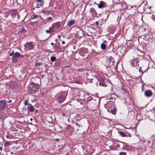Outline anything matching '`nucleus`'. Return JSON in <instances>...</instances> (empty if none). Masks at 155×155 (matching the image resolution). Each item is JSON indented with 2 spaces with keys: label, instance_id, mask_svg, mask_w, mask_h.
I'll return each mask as SVG.
<instances>
[{
  "label": "nucleus",
  "instance_id": "nucleus-52",
  "mask_svg": "<svg viewBox=\"0 0 155 155\" xmlns=\"http://www.w3.org/2000/svg\"><path fill=\"white\" fill-rule=\"evenodd\" d=\"M143 85H142V91H143Z\"/></svg>",
  "mask_w": 155,
  "mask_h": 155
},
{
  "label": "nucleus",
  "instance_id": "nucleus-10",
  "mask_svg": "<svg viewBox=\"0 0 155 155\" xmlns=\"http://www.w3.org/2000/svg\"><path fill=\"white\" fill-rule=\"evenodd\" d=\"M144 94L146 97H149L152 95L153 92L151 90H148L145 91Z\"/></svg>",
  "mask_w": 155,
  "mask_h": 155
},
{
  "label": "nucleus",
  "instance_id": "nucleus-42",
  "mask_svg": "<svg viewBox=\"0 0 155 155\" xmlns=\"http://www.w3.org/2000/svg\"><path fill=\"white\" fill-rule=\"evenodd\" d=\"M152 18L153 19L154 21H155V16L153 15L152 17Z\"/></svg>",
  "mask_w": 155,
  "mask_h": 155
},
{
  "label": "nucleus",
  "instance_id": "nucleus-36",
  "mask_svg": "<svg viewBox=\"0 0 155 155\" xmlns=\"http://www.w3.org/2000/svg\"><path fill=\"white\" fill-rule=\"evenodd\" d=\"M52 29H51V30H50V29H49V30H46V32L47 33H50V31H51V30H52Z\"/></svg>",
  "mask_w": 155,
  "mask_h": 155
},
{
  "label": "nucleus",
  "instance_id": "nucleus-49",
  "mask_svg": "<svg viewBox=\"0 0 155 155\" xmlns=\"http://www.w3.org/2000/svg\"><path fill=\"white\" fill-rule=\"evenodd\" d=\"M55 140L56 141H58L59 140V139H58V138H56L55 139Z\"/></svg>",
  "mask_w": 155,
  "mask_h": 155
},
{
  "label": "nucleus",
  "instance_id": "nucleus-8",
  "mask_svg": "<svg viewBox=\"0 0 155 155\" xmlns=\"http://www.w3.org/2000/svg\"><path fill=\"white\" fill-rule=\"evenodd\" d=\"M130 63L132 66L137 67V69L138 68L137 67H139V61H138V60L136 59H134L132 60L131 61Z\"/></svg>",
  "mask_w": 155,
  "mask_h": 155
},
{
  "label": "nucleus",
  "instance_id": "nucleus-48",
  "mask_svg": "<svg viewBox=\"0 0 155 155\" xmlns=\"http://www.w3.org/2000/svg\"><path fill=\"white\" fill-rule=\"evenodd\" d=\"M152 5H150V6H148V7H149L150 9L152 7Z\"/></svg>",
  "mask_w": 155,
  "mask_h": 155
},
{
  "label": "nucleus",
  "instance_id": "nucleus-2",
  "mask_svg": "<svg viewBox=\"0 0 155 155\" xmlns=\"http://www.w3.org/2000/svg\"><path fill=\"white\" fill-rule=\"evenodd\" d=\"M155 38V34L154 33L150 32L145 35V36L144 37V39L146 41H148L150 42H152L153 41Z\"/></svg>",
  "mask_w": 155,
  "mask_h": 155
},
{
  "label": "nucleus",
  "instance_id": "nucleus-40",
  "mask_svg": "<svg viewBox=\"0 0 155 155\" xmlns=\"http://www.w3.org/2000/svg\"><path fill=\"white\" fill-rule=\"evenodd\" d=\"M121 5H122V7L123 8H124V7L125 6V3H124V4H121Z\"/></svg>",
  "mask_w": 155,
  "mask_h": 155
},
{
  "label": "nucleus",
  "instance_id": "nucleus-44",
  "mask_svg": "<svg viewBox=\"0 0 155 155\" xmlns=\"http://www.w3.org/2000/svg\"><path fill=\"white\" fill-rule=\"evenodd\" d=\"M31 102H34L35 101H36V100L34 98L33 100L32 99L31 100Z\"/></svg>",
  "mask_w": 155,
  "mask_h": 155
},
{
  "label": "nucleus",
  "instance_id": "nucleus-46",
  "mask_svg": "<svg viewBox=\"0 0 155 155\" xmlns=\"http://www.w3.org/2000/svg\"><path fill=\"white\" fill-rule=\"evenodd\" d=\"M87 79H89V80H91V83H92V80H93V79L92 78H91V79H89V78H88L87 77Z\"/></svg>",
  "mask_w": 155,
  "mask_h": 155
},
{
  "label": "nucleus",
  "instance_id": "nucleus-54",
  "mask_svg": "<svg viewBox=\"0 0 155 155\" xmlns=\"http://www.w3.org/2000/svg\"><path fill=\"white\" fill-rule=\"evenodd\" d=\"M12 102L11 100H10L9 101H8V103H10Z\"/></svg>",
  "mask_w": 155,
  "mask_h": 155
},
{
  "label": "nucleus",
  "instance_id": "nucleus-57",
  "mask_svg": "<svg viewBox=\"0 0 155 155\" xmlns=\"http://www.w3.org/2000/svg\"><path fill=\"white\" fill-rule=\"evenodd\" d=\"M58 37L59 38H60L61 37V36H60V35H58Z\"/></svg>",
  "mask_w": 155,
  "mask_h": 155
},
{
  "label": "nucleus",
  "instance_id": "nucleus-37",
  "mask_svg": "<svg viewBox=\"0 0 155 155\" xmlns=\"http://www.w3.org/2000/svg\"><path fill=\"white\" fill-rule=\"evenodd\" d=\"M47 51L48 52H49L50 53H52L53 52H54V51H51L50 50H48Z\"/></svg>",
  "mask_w": 155,
  "mask_h": 155
},
{
  "label": "nucleus",
  "instance_id": "nucleus-28",
  "mask_svg": "<svg viewBox=\"0 0 155 155\" xmlns=\"http://www.w3.org/2000/svg\"><path fill=\"white\" fill-rule=\"evenodd\" d=\"M52 19V17H50L46 19H45V21H49L51 20Z\"/></svg>",
  "mask_w": 155,
  "mask_h": 155
},
{
  "label": "nucleus",
  "instance_id": "nucleus-19",
  "mask_svg": "<svg viewBox=\"0 0 155 155\" xmlns=\"http://www.w3.org/2000/svg\"><path fill=\"white\" fill-rule=\"evenodd\" d=\"M115 95L114 94H112L111 95V96L110 97L109 99L110 100H111L112 101V102H113V101H114L115 100Z\"/></svg>",
  "mask_w": 155,
  "mask_h": 155
},
{
  "label": "nucleus",
  "instance_id": "nucleus-32",
  "mask_svg": "<svg viewBox=\"0 0 155 155\" xmlns=\"http://www.w3.org/2000/svg\"><path fill=\"white\" fill-rule=\"evenodd\" d=\"M9 145V142H8V141H7L4 144L5 146H6V147L8 146Z\"/></svg>",
  "mask_w": 155,
  "mask_h": 155
},
{
  "label": "nucleus",
  "instance_id": "nucleus-4",
  "mask_svg": "<svg viewBox=\"0 0 155 155\" xmlns=\"http://www.w3.org/2000/svg\"><path fill=\"white\" fill-rule=\"evenodd\" d=\"M114 61L113 58L110 56L107 59L106 65L109 67H112L114 64V63H115Z\"/></svg>",
  "mask_w": 155,
  "mask_h": 155
},
{
  "label": "nucleus",
  "instance_id": "nucleus-12",
  "mask_svg": "<svg viewBox=\"0 0 155 155\" xmlns=\"http://www.w3.org/2000/svg\"><path fill=\"white\" fill-rule=\"evenodd\" d=\"M107 5V3L103 1L100 2V4L98 5V7L99 8H101L105 7Z\"/></svg>",
  "mask_w": 155,
  "mask_h": 155
},
{
  "label": "nucleus",
  "instance_id": "nucleus-53",
  "mask_svg": "<svg viewBox=\"0 0 155 155\" xmlns=\"http://www.w3.org/2000/svg\"><path fill=\"white\" fill-rule=\"evenodd\" d=\"M62 44H65V41H62Z\"/></svg>",
  "mask_w": 155,
  "mask_h": 155
},
{
  "label": "nucleus",
  "instance_id": "nucleus-55",
  "mask_svg": "<svg viewBox=\"0 0 155 155\" xmlns=\"http://www.w3.org/2000/svg\"><path fill=\"white\" fill-rule=\"evenodd\" d=\"M51 45H54V43L53 42H51Z\"/></svg>",
  "mask_w": 155,
  "mask_h": 155
},
{
  "label": "nucleus",
  "instance_id": "nucleus-20",
  "mask_svg": "<svg viewBox=\"0 0 155 155\" xmlns=\"http://www.w3.org/2000/svg\"><path fill=\"white\" fill-rule=\"evenodd\" d=\"M145 3V4L144 5V8H148V6H149L148 5V3L147 2H145L144 1H143V2H142V4L141 5H142L143 3Z\"/></svg>",
  "mask_w": 155,
  "mask_h": 155
},
{
  "label": "nucleus",
  "instance_id": "nucleus-38",
  "mask_svg": "<svg viewBox=\"0 0 155 155\" xmlns=\"http://www.w3.org/2000/svg\"><path fill=\"white\" fill-rule=\"evenodd\" d=\"M6 137V138H8L9 137L11 138L12 137V136L11 135H7Z\"/></svg>",
  "mask_w": 155,
  "mask_h": 155
},
{
  "label": "nucleus",
  "instance_id": "nucleus-1",
  "mask_svg": "<svg viewBox=\"0 0 155 155\" xmlns=\"http://www.w3.org/2000/svg\"><path fill=\"white\" fill-rule=\"evenodd\" d=\"M66 96L67 94L66 92H63L58 94L55 96V101L59 103H61L65 101Z\"/></svg>",
  "mask_w": 155,
  "mask_h": 155
},
{
  "label": "nucleus",
  "instance_id": "nucleus-13",
  "mask_svg": "<svg viewBox=\"0 0 155 155\" xmlns=\"http://www.w3.org/2000/svg\"><path fill=\"white\" fill-rule=\"evenodd\" d=\"M26 108L28 110L31 112H32L34 110V108L31 104H28Z\"/></svg>",
  "mask_w": 155,
  "mask_h": 155
},
{
  "label": "nucleus",
  "instance_id": "nucleus-45",
  "mask_svg": "<svg viewBox=\"0 0 155 155\" xmlns=\"http://www.w3.org/2000/svg\"><path fill=\"white\" fill-rule=\"evenodd\" d=\"M12 60L14 62H16V61H17V60L16 59V58H15V59H14V60H13V58L12 59Z\"/></svg>",
  "mask_w": 155,
  "mask_h": 155
},
{
  "label": "nucleus",
  "instance_id": "nucleus-64",
  "mask_svg": "<svg viewBox=\"0 0 155 155\" xmlns=\"http://www.w3.org/2000/svg\"><path fill=\"white\" fill-rule=\"evenodd\" d=\"M35 7H34V8H33V10H35Z\"/></svg>",
  "mask_w": 155,
  "mask_h": 155
},
{
  "label": "nucleus",
  "instance_id": "nucleus-58",
  "mask_svg": "<svg viewBox=\"0 0 155 155\" xmlns=\"http://www.w3.org/2000/svg\"><path fill=\"white\" fill-rule=\"evenodd\" d=\"M107 42L106 41H104L103 42L104 43H106Z\"/></svg>",
  "mask_w": 155,
  "mask_h": 155
},
{
  "label": "nucleus",
  "instance_id": "nucleus-47",
  "mask_svg": "<svg viewBox=\"0 0 155 155\" xmlns=\"http://www.w3.org/2000/svg\"><path fill=\"white\" fill-rule=\"evenodd\" d=\"M83 69L82 68H79L77 70V71H80L81 70H82Z\"/></svg>",
  "mask_w": 155,
  "mask_h": 155
},
{
  "label": "nucleus",
  "instance_id": "nucleus-39",
  "mask_svg": "<svg viewBox=\"0 0 155 155\" xmlns=\"http://www.w3.org/2000/svg\"><path fill=\"white\" fill-rule=\"evenodd\" d=\"M42 64V63L41 62H38L36 64V65H38V66H40L41 65V64Z\"/></svg>",
  "mask_w": 155,
  "mask_h": 155
},
{
  "label": "nucleus",
  "instance_id": "nucleus-5",
  "mask_svg": "<svg viewBox=\"0 0 155 155\" xmlns=\"http://www.w3.org/2000/svg\"><path fill=\"white\" fill-rule=\"evenodd\" d=\"M7 107V104L3 100H0V110L4 111Z\"/></svg>",
  "mask_w": 155,
  "mask_h": 155
},
{
  "label": "nucleus",
  "instance_id": "nucleus-50",
  "mask_svg": "<svg viewBox=\"0 0 155 155\" xmlns=\"http://www.w3.org/2000/svg\"><path fill=\"white\" fill-rule=\"evenodd\" d=\"M141 68H140L139 69V71L140 72H143L141 70Z\"/></svg>",
  "mask_w": 155,
  "mask_h": 155
},
{
  "label": "nucleus",
  "instance_id": "nucleus-61",
  "mask_svg": "<svg viewBox=\"0 0 155 155\" xmlns=\"http://www.w3.org/2000/svg\"><path fill=\"white\" fill-rule=\"evenodd\" d=\"M148 69V68H147V70L146 71H144L143 73H144L146 71H147Z\"/></svg>",
  "mask_w": 155,
  "mask_h": 155
},
{
  "label": "nucleus",
  "instance_id": "nucleus-27",
  "mask_svg": "<svg viewBox=\"0 0 155 155\" xmlns=\"http://www.w3.org/2000/svg\"><path fill=\"white\" fill-rule=\"evenodd\" d=\"M25 32L26 31L24 28H21L19 31V32H21V33H25Z\"/></svg>",
  "mask_w": 155,
  "mask_h": 155
},
{
  "label": "nucleus",
  "instance_id": "nucleus-62",
  "mask_svg": "<svg viewBox=\"0 0 155 155\" xmlns=\"http://www.w3.org/2000/svg\"><path fill=\"white\" fill-rule=\"evenodd\" d=\"M103 155H108V154L107 153H105V154H104Z\"/></svg>",
  "mask_w": 155,
  "mask_h": 155
},
{
  "label": "nucleus",
  "instance_id": "nucleus-3",
  "mask_svg": "<svg viewBox=\"0 0 155 155\" xmlns=\"http://www.w3.org/2000/svg\"><path fill=\"white\" fill-rule=\"evenodd\" d=\"M39 84L38 85L37 84H36L34 83H32L29 84V87L30 88V90L33 91H37L39 89Z\"/></svg>",
  "mask_w": 155,
  "mask_h": 155
},
{
  "label": "nucleus",
  "instance_id": "nucleus-63",
  "mask_svg": "<svg viewBox=\"0 0 155 155\" xmlns=\"http://www.w3.org/2000/svg\"><path fill=\"white\" fill-rule=\"evenodd\" d=\"M115 68H116V69L117 68V66H115Z\"/></svg>",
  "mask_w": 155,
  "mask_h": 155
},
{
  "label": "nucleus",
  "instance_id": "nucleus-56",
  "mask_svg": "<svg viewBox=\"0 0 155 155\" xmlns=\"http://www.w3.org/2000/svg\"><path fill=\"white\" fill-rule=\"evenodd\" d=\"M10 153L11 155H12L13 154V153L12 152H11Z\"/></svg>",
  "mask_w": 155,
  "mask_h": 155
},
{
  "label": "nucleus",
  "instance_id": "nucleus-26",
  "mask_svg": "<svg viewBox=\"0 0 155 155\" xmlns=\"http://www.w3.org/2000/svg\"><path fill=\"white\" fill-rule=\"evenodd\" d=\"M56 58L54 56H51V58L50 59L51 61H54L56 60Z\"/></svg>",
  "mask_w": 155,
  "mask_h": 155
},
{
  "label": "nucleus",
  "instance_id": "nucleus-6",
  "mask_svg": "<svg viewBox=\"0 0 155 155\" xmlns=\"http://www.w3.org/2000/svg\"><path fill=\"white\" fill-rule=\"evenodd\" d=\"M43 4V1H36L33 4V6L36 8H39L42 6Z\"/></svg>",
  "mask_w": 155,
  "mask_h": 155
},
{
  "label": "nucleus",
  "instance_id": "nucleus-35",
  "mask_svg": "<svg viewBox=\"0 0 155 155\" xmlns=\"http://www.w3.org/2000/svg\"><path fill=\"white\" fill-rule=\"evenodd\" d=\"M0 118L1 119H2V120H4L5 119V118L3 117L2 115H1L0 114Z\"/></svg>",
  "mask_w": 155,
  "mask_h": 155
},
{
  "label": "nucleus",
  "instance_id": "nucleus-30",
  "mask_svg": "<svg viewBox=\"0 0 155 155\" xmlns=\"http://www.w3.org/2000/svg\"><path fill=\"white\" fill-rule=\"evenodd\" d=\"M126 152H121L119 153V155H126Z\"/></svg>",
  "mask_w": 155,
  "mask_h": 155
},
{
  "label": "nucleus",
  "instance_id": "nucleus-14",
  "mask_svg": "<svg viewBox=\"0 0 155 155\" xmlns=\"http://www.w3.org/2000/svg\"><path fill=\"white\" fill-rule=\"evenodd\" d=\"M121 143L124 144V147H123V149H125V150H131L132 149V147L130 146L127 145V143H125L123 142H122Z\"/></svg>",
  "mask_w": 155,
  "mask_h": 155
},
{
  "label": "nucleus",
  "instance_id": "nucleus-21",
  "mask_svg": "<svg viewBox=\"0 0 155 155\" xmlns=\"http://www.w3.org/2000/svg\"><path fill=\"white\" fill-rule=\"evenodd\" d=\"M108 111L111 113L112 114H115L116 113V109H113V110H110V111L108 110Z\"/></svg>",
  "mask_w": 155,
  "mask_h": 155
},
{
  "label": "nucleus",
  "instance_id": "nucleus-22",
  "mask_svg": "<svg viewBox=\"0 0 155 155\" xmlns=\"http://www.w3.org/2000/svg\"><path fill=\"white\" fill-rule=\"evenodd\" d=\"M119 134L122 137H126V135H125L124 132L123 131H120L118 132Z\"/></svg>",
  "mask_w": 155,
  "mask_h": 155
},
{
  "label": "nucleus",
  "instance_id": "nucleus-23",
  "mask_svg": "<svg viewBox=\"0 0 155 155\" xmlns=\"http://www.w3.org/2000/svg\"><path fill=\"white\" fill-rule=\"evenodd\" d=\"M54 65L56 67L60 66L61 65V63L59 61H56L54 64Z\"/></svg>",
  "mask_w": 155,
  "mask_h": 155
},
{
  "label": "nucleus",
  "instance_id": "nucleus-29",
  "mask_svg": "<svg viewBox=\"0 0 155 155\" xmlns=\"http://www.w3.org/2000/svg\"><path fill=\"white\" fill-rule=\"evenodd\" d=\"M30 103H28V101L27 100H25V102H24V104L25 105V106H27L28 105V104H30Z\"/></svg>",
  "mask_w": 155,
  "mask_h": 155
},
{
  "label": "nucleus",
  "instance_id": "nucleus-16",
  "mask_svg": "<svg viewBox=\"0 0 155 155\" xmlns=\"http://www.w3.org/2000/svg\"><path fill=\"white\" fill-rule=\"evenodd\" d=\"M75 22V21L73 20H71L67 24L68 26H71L73 25Z\"/></svg>",
  "mask_w": 155,
  "mask_h": 155
},
{
  "label": "nucleus",
  "instance_id": "nucleus-41",
  "mask_svg": "<svg viewBox=\"0 0 155 155\" xmlns=\"http://www.w3.org/2000/svg\"><path fill=\"white\" fill-rule=\"evenodd\" d=\"M14 51H13L11 52V53H10L9 54V56H12V55H13V54H14Z\"/></svg>",
  "mask_w": 155,
  "mask_h": 155
},
{
  "label": "nucleus",
  "instance_id": "nucleus-59",
  "mask_svg": "<svg viewBox=\"0 0 155 155\" xmlns=\"http://www.w3.org/2000/svg\"><path fill=\"white\" fill-rule=\"evenodd\" d=\"M30 120L31 121H32L33 120V119L32 118H31Z\"/></svg>",
  "mask_w": 155,
  "mask_h": 155
},
{
  "label": "nucleus",
  "instance_id": "nucleus-9",
  "mask_svg": "<svg viewBox=\"0 0 155 155\" xmlns=\"http://www.w3.org/2000/svg\"><path fill=\"white\" fill-rule=\"evenodd\" d=\"M61 26V24L59 22H57L53 24L52 27H50V29H58Z\"/></svg>",
  "mask_w": 155,
  "mask_h": 155
},
{
  "label": "nucleus",
  "instance_id": "nucleus-15",
  "mask_svg": "<svg viewBox=\"0 0 155 155\" xmlns=\"http://www.w3.org/2000/svg\"><path fill=\"white\" fill-rule=\"evenodd\" d=\"M91 12L92 13L93 15L96 16L97 15V13L94 8H91Z\"/></svg>",
  "mask_w": 155,
  "mask_h": 155
},
{
  "label": "nucleus",
  "instance_id": "nucleus-43",
  "mask_svg": "<svg viewBox=\"0 0 155 155\" xmlns=\"http://www.w3.org/2000/svg\"><path fill=\"white\" fill-rule=\"evenodd\" d=\"M128 5H126L124 7V8L127 9H128Z\"/></svg>",
  "mask_w": 155,
  "mask_h": 155
},
{
  "label": "nucleus",
  "instance_id": "nucleus-25",
  "mask_svg": "<svg viewBox=\"0 0 155 155\" xmlns=\"http://www.w3.org/2000/svg\"><path fill=\"white\" fill-rule=\"evenodd\" d=\"M12 15H15L17 14V12L16 10H12Z\"/></svg>",
  "mask_w": 155,
  "mask_h": 155
},
{
  "label": "nucleus",
  "instance_id": "nucleus-31",
  "mask_svg": "<svg viewBox=\"0 0 155 155\" xmlns=\"http://www.w3.org/2000/svg\"><path fill=\"white\" fill-rule=\"evenodd\" d=\"M43 13H45V14L48 15L50 13L51 11H43Z\"/></svg>",
  "mask_w": 155,
  "mask_h": 155
},
{
  "label": "nucleus",
  "instance_id": "nucleus-33",
  "mask_svg": "<svg viewBox=\"0 0 155 155\" xmlns=\"http://www.w3.org/2000/svg\"><path fill=\"white\" fill-rule=\"evenodd\" d=\"M74 82L75 83L77 84H80V82L78 80H75L74 81Z\"/></svg>",
  "mask_w": 155,
  "mask_h": 155
},
{
  "label": "nucleus",
  "instance_id": "nucleus-60",
  "mask_svg": "<svg viewBox=\"0 0 155 155\" xmlns=\"http://www.w3.org/2000/svg\"><path fill=\"white\" fill-rule=\"evenodd\" d=\"M63 115L64 116H65V114H64V113H63Z\"/></svg>",
  "mask_w": 155,
  "mask_h": 155
},
{
  "label": "nucleus",
  "instance_id": "nucleus-17",
  "mask_svg": "<svg viewBox=\"0 0 155 155\" xmlns=\"http://www.w3.org/2000/svg\"><path fill=\"white\" fill-rule=\"evenodd\" d=\"M76 126L74 127V129L77 131L79 130V128L81 127V125L78 123H76Z\"/></svg>",
  "mask_w": 155,
  "mask_h": 155
},
{
  "label": "nucleus",
  "instance_id": "nucleus-18",
  "mask_svg": "<svg viewBox=\"0 0 155 155\" xmlns=\"http://www.w3.org/2000/svg\"><path fill=\"white\" fill-rule=\"evenodd\" d=\"M107 44L102 43L101 45V48L103 50H105L106 48Z\"/></svg>",
  "mask_w": 155,
  "mask_h": 155
},
{
  "label": "nucleus",
  "instance_id": "nucleus-7",
  "mask_svg": "<svg viewBox=\"0 0 155 155\" xmlns=\"http://www.w3.org/2000/svg\"><path fill=\"white\" fill-rule=\"evenodd\" d=\"M25 47L29 50H31L34 48V45L33 42H27L25 45Z\"/></svg>",
  "mask_w": 155,
  "mask_h": 155
},
{
  "label": "nucleus",
  "instance_id": "nucleus-24",
  "mask_svg": "<svg viewBox=\"0 0 155 155\" xmlns=\"http://www.w3.org/2000/svg\"><path fill=\"white\" fill-rule=\"evenodd\" d=\"M99 84L102 86H104L105 84L104 83V80L103 79L101 82H100L99 83Z\"/></svg>",
  "mask_w": 155,
  "mask_h": 155
},
{
  "label": "nucleus",
  "instance_id": "nucleus-11",
  "mask_svg": "<svg viewBox=\"0 0 155 155\" xmlns=\"http://www.w3.org/2000/svg\"><path fill=\"white\" fill-rule=\"evenodd\" d=\"M23 57V55L21 54L19 52H16L12 55L13 60L15 59L16 58H18L19 57L22 58Z\"/></svg>",
  "mask_w": 155,
  "mask_h": 155
},
{
  "label": "nucleus",
  "instance_id": "nucleus-51",
  "mask_svg": "<svg viewBox=\"0 0 155 155\" xmlns=\"http://www.w3.org/2000/svg\"><path fill=\"white\" fill-rule=\"evenodd\" d=\"M2 147H0V150L2 151Z\"/></svg>",
  "mask_w": 155,
  "mask_h": 155
},
{
  "label": "nucleus",
  "instance_id": "nucleus-34",
  "mask_svg": "<svg viewBox=\"0 0 155 155\" xmlns=\"http://www.w3.org/2000/svg\"><path fill=\"white\" fill-rule=\"evenodd\" d=\"M37 17V16L35 15H33L31 16V18L32 19H34L35 18H36Z\"/></svg>",
  "mask_w": 155,
  "mask_h": 155
}]
</instances>
